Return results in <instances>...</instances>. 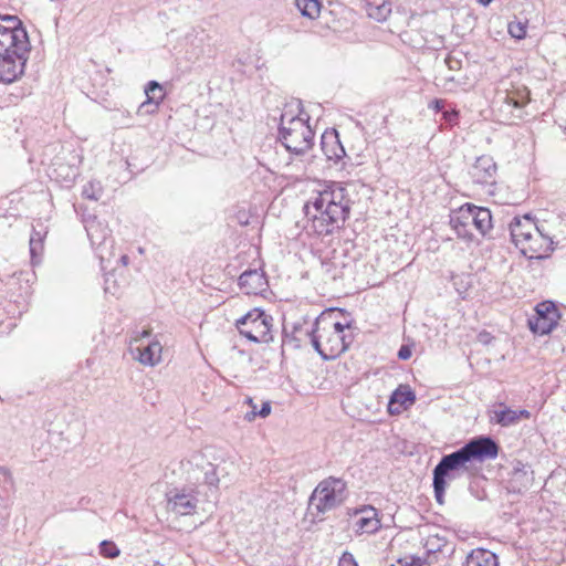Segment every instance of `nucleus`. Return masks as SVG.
<instances>
[{
    "mask_svg": "<svg viewBox=\"0 0 566 566\" xmlns=\"http://www.w3.org/2000/svg\"><path fill=\"white\" fill-rule=\"evenodd\" d=\"M531 412L526 409L514 410L499 403V409L490 412V421L497 423L502 427H511L516 424L521 419H530Z\"/></svg>",
    "mask_w": 566,
    "mask_h": 566,
    "instance_id": "nucleus-17",
    "label": "nucleus"
},
{
    "mask_svg": "<svg viewBox=\"0 0 566 566\" xmlns=\"http://www.w3.org/2000/svg\"><path fill=\"white\" fill-rule=\"evenodd\" d=\"M527 22H523L520 20H514L509 23L507 30L511 36L522 40L526 35Z\"/></svg>",
    "mask_w": 566,
    "mask_h": 566,
    "instance_id": "nucleus-29",
    "label": "nucleus"
},
{
    "mask_svg": "<svg viewBox=\"0 0 566 566\" xmlns=\"http://www.w3.org/2000/svg\"><path fill=\"white\" fill-rule=\"evenodd\" d=\"M366 12L374 20L382 22L391 13V3L387 0H366Z\"/></svg>",
    "mask_w": 566,
    "mask_h": 566,
    "instance_id": "nucleus-24",
    "label": "nucleus"
},
{
    "mask_svg": "<svg viewBox=\"0 0 566 566\" xmlns=\"http://www.w3.org/2000/svg\"><path fill=\"white\" fill-rule=\"evenodd\" d=\"M446 64L450 70H460L461 69V61L452 55H448L446 59Z\"/></svg>",
    "mask_w": 566,
    "mask_h": 566,
    "instance_id": "nucleus-34",
    "label": "nucleus"
},
{
    "mask_svg": "<svg viewBox=\"0 0 566 566\" xmlns=\"http://www.w3.org/2000/svg\"><path fill=\"white\" fill-rule=\"evenodd\" d=\"M31 51L27 30L17 15H0V82L20 78Z\"/></svg>",
    "mask_w": 566,
    "mask_h": 566,
    "instance_id": "nucleus-3",
    "label": "nucleus"
},
{
    "mask_svg": "<svg viewBox=\"0 0 566 566\" xmlns=\"http://www.w3.org/2000/svg\"><path fill=\"white\" fill-rule=\"evenodd\" d=\"M410 562H405V564H402V560L400 559L398 563L401 565V566H428L421 558L419 557H410L409 558Z\"/></svg>",
    "mask_w": 566,
    "mask_h": 566,
    "instance_id": "nucleus-35",
    "label": "nucleus"
},
{
    "mask_svg": "<svg viewBox=\"0 0 566 566\" xmlns=\"http://www.w3.org/2000/svg\"><path fill=\"white\" fill-rule=\"evenodd\" d=\"M444 106V101L442 99H434L431 104H430V107H432L436 112H440Z\"/></svg>",
    "mask_w": 566,
    "mask_h": 566,
    "instance_id": "nucleus-38",
    "label": "nucleus"
},
{
    "mask_svg": "<svg viewBox=\"0 0 566 566\" xmlns=\"http://www.w3.org/2000/svg\"><path fill=\"white\" fill-rule=\"evenodd\" d=\"M124 266L128 263V256L126 254L120 255L118 260Z\"/></svg>",
    "mask_w": 566,
    "mask_h": 566,
    "instance_id": "nucleus-42",
    "label": "nucleus"
},
{
    "mask_svg": "<svg viewBox=\"0 0 566 566\" xmlns=\"http://www.w3.org/2000/svg\"><path fill=\"white\" fill-rule=\"evenodd\" d=\"M239 285L245 294H259L268 285L264 273L259 270H247L239 277Z\"/></svg>",
    "mask_w": 566,
    "mask_h": 566,
    "instance_id": "nucleus-20",
    "label": "nucleus"
},
{
    "mask_svg": "<svg viewBox=\"0 0 566 566\" xmlns=\"http://www.w3.org/2000/svg\"><path fill=\"white\" fill-rule=\"evenodd\" d=\"M553 240L551 237L543 233L541 228L521 244L518 249L528 259H543L547 256L553 250Z\"/></svg>",
    "mask_w": 566,
    "mask_h": 566,
    "instance_id": "nucleus-13",
    "label": "nucleus"
},
{
    "mask_svg": "<svg viewBox=\"0 0 566 566\" xmlns=\"http://www.w3.org/2000/svg\"><path fill=\"white\" fill-rule=\"evenodd\" d=\"M185 46L191 49L190 53L198 56L202 52L205 34L202 30L191 29L184 38Z\"/></svg>",
    "mask_w": 566,
    "mask_h": 566,
    "instance_id": "nucleus-26",
    "label": "nucleus"
},
{
    "mask_svg": "<svg viewBox=\"0 0 566 566\" xmlns=\"http://www.w3.org/2000/svg\"><path fill=\"white\" fill-rule=\"evenodd\" d=\"M346 499V483L342 479L328 478L318 483L311 496V505L319 513L331 511Z\"/></svg>",
    "mask_w": 566,
    "mask_h": 566,
    "instance_id": "nucleus-8",
    "label": "nucleus"
},
{
    "mask_svg": "<svg viewBox=\"0 0 566 566\" xmlns=\"http://www.w3.org/2000/svg\"><path fill=\"white\" fill-rule=\"evenodd\" d=\"M307 233L328 235L339 230L350 210L346 190L339 185H332L319 191L304 206Z\"/></svg>",
    "mask_w": 566,
    "mask_h": 566,
    "instance_id": "nucleus-2",
    "label": "nucleus"
},
{
    "mask_svg": "<svg viewBox=\"0 0 566 566\" xmlns=\"http://www.w3.org/2000/svg\"><path fill=\"white\" fill-rule=\"evenodd\" d=\"M272 316L260 308H253L237 321L240 334L254 343H269L272 340Z\"/></svg>",
    "mask_w": 566,
    "mask_h": 566,
    "instance_id": "nucleus-7",
    "label": "nucleus"
},
{
    "mask_svg": "<svg viewBox=\"0 0 566 566\" xmlns=\"http://www.w3.org/2000/svg\"><path fill=\"white\" fill-rule=\"evenodd\" d=\"M145 94L147 98L140 104L138 112L156 113L165 96L163 86L156 81H150L145 87Z\"/></svg>",
    "mask_w": 566,
    "mask_h": 566,
    "instance_id": "nucleus-21",
    "label": "nucleus"
},
{
    "mask_svg": "<svg viewBox=\"0 0 566 566\" xmlns=\"http://www.w3.org/2000/svg\"><path fill=\"white\" fill-rule=\"evenodd\" d=\"M85 230L104 266V263L111 262V259L114 256L113 239L108 226L94 217L86 220Z\"/></svg>",
    "mask_w": 566,
    "mask_h": 566,
    "instance_id": "nucleus-9",
    "label": "nucleus"
},
{
    "mask_svg": "<svg viewBox=\"0 0 566 566\" xmlns=\"http://www.w3.org/2000/svg\"><path fill=\"white\" fill-rule=\"evenodd\" d=\"M499 454L497 443L490 437L481 436L470 440L459 450L443 455L433 469V490L438 503H443L448 481L454 480L461 471H468L472 462L493 460Z\"/></svg>",
    "mask_w": 566,
    "mask_h": 566,
    "instance_id": "nucleus-1",
    "label": "nucleus"
},
{
    "mask_svg": "<svg viewBox=\"0 0 566 566\" xmlns=\"http://www.w3.org/2000/svg\"><path fill=\"white\" fill-rule=\"evenodd\" d=\"M536 314L528 319V326L535 334H549L557 325L559 318L557 308L552 302H544L536 306Z\"/></svg>",
    "mask_w": 566,
    "mask_h": 566,
    "instance_id": "nucleus-11",
    "label": "nucleus"
},
{
    "mask_svg": "<svg viewBox=\"0 0 566 566\" xmlns=\"http://www.w3.org/2000/svg\"><path fill=\"white\" fill-rule=\"evenodd\" d=\"M539 228L530 216L515 217L510 222V232L513 243L518 248Z\"/></svg>",
    "mask_w": 566,
    "mask_h": 566,
    "instance_id": "nucleus-16",
    "label": "nucleus"
},
{
    "mask_svg": "<svg viewBox=\"0 0 566 566\" xmlns=\"http://www.w3.org/2000/svg\"><path fill=\"white\" fill-rule=\"evenodd\" d=\"M163 346L158 340H151L144 345L143 343L130 353L135 359L145 366H156L161 360Z\"/></svg>",
    "mask_w": 566,
    "mask_h": 566,
    "instance_id": "nucleus-18",
    "label": "nucleus"
},
{
    "mask_svg": "<svg viewBox=\"0 0 566 566\" xmlns=\"http://www.w3.org/2000/svg\"><path fill=\"white\" fill-rule=\"evenodd\" d=\"M356 514L359 515L355 522V532L357 534H375L381 527V523L375 507L364 506L358 510Z\"/></svg>",
    "mask_w": 566,
    "mask_h": 566,
    "instance_id": "nucleus-19",
    "label": "nucleus"
},
{
    "mask_svg": "<svg viewBox=\"0 0 566 566\" xmlns=\"http://www.w3.org/2000/svg\"><path fill=\"white\" fill-rule=\"evenodd\" d=\"M474 184L481 186H494L496 181L497 166L494 159L489 155L476 158L469 170Z\"/></svg>",
    "mask_w": 566,
    "mask_h": 566,
    "instance_id": "nucleus-12",
    "label": "nucleus"
},
{
    "mask_svg": "<svg viewBox=\"0 0 566 566\" xmlns=\"http://www.w3.org/2000/svg\"><path fill=\"white\" fill-rule=\"evenodd\" d=\"M462 566H499V560L491 551L476 548L468 554Z\"/></svg>",
    "mask_w": 566,
    "mask_h": 566,
    "instance_id": "nucleus-23",
    "label": "nucleus"
},
{
    "mask_svg": "<svg viewBox=\"0 0 566 566\" xmlns=\"http://www.w3.org/2000/svg\"><path fill=\"white\" fill-rule=\"evenodd\" d=\"M416 400L415 394L407 387L396 389L388 402V411L391 415H399L403 409L413 405Z\"/></svg>",
    "mask_w": 566,
    "mask_h": 566,
    "instance_id": "nucleus-22",
    "label": "nucleus"
},
{
    "mask_svg": "<svg viewBox=\"0 0 566 566\" xmlns=\"http://www.w3.org/2000/svg\"><path fill=\"white\" fill-rule=\"evenodd\" d=\"M528 102V92L524 88L521 92L506 94L505 103L514 108H522Z\"/></svg>",
    "mask_w": 566,
    "mask_h": 566,
    "instance_id": "nucleus-28",
    "label": "nucleus"
},
{
    "mask_svg": "<svg viewBox=\"0 0 566 566\" xmlns=\"http://www.w3.org/2000/svg\"><path fill=\"white\" fill-rule=\"evenodd\" d=\"M270 412H271L270 402H263L261 409L258 411V413L261 418L268 417L270 415Z\"/></svg>",
    "mask_w": 566,
    "mask_h": 566,
    "instance_id": "nucleus-37",
    "label": "nucleus"
},
{
    "mask_svg": "<svg viewBox=\"0 0 566 566\" xmlns=\"http://www.w3.org/2000/svg\"><path fill=\"white\" fill-rule=\"evenodd\" d=\"M450 224L459 238L471 241L473 229L486 235L492 228L491 211L483 207L465 203L450 214Z\"/></svg>",
    "mask_w": 566,
    "mask_h": 566,
    "instance_id": "nucleus-6",
    "label": "nucleus"
},
{
    "mask_svg": "<svg viewBox=\"0 0 566 566\" xmlns=\"http://www.w3.org/2000/svg\"><path fill=\"white\" fill-rule=\"evenodd\" d=\"M28 276L29 273L23 271L1 275L0 292H2L4 296L9 298H15L27 294L30 289ZM13 301L17 302L18 300Z\"/></svg>",
    "mask_w": 566,
    "mask_h": 566,
    "instance_id": "nucleus-15",
    "label": "nucleus"
},
{
    "mask_svg": "<svg viewBox=\"0 0 566 566\" xmlns=\"http://www.w3.org/2000/svg\"><path fill=\"white\" fill-rule=\"evenodd\" d=\"M109 282H111V277L107 276L105 279V292L115 295L117 291H116L115 286H111Z\"/></svg>",
    "mask_w": 566,
    "mask_h": 566,
    "instance_id": "nucleus-39",
    "label": "nucleus"
},
{
    "mask_svg": "<svg viewBox=\"0 0 566 566\" xmlns=\"http://www.w3.org/2000/svg\"><path fill=\"white\" fill-rule=\"evenodd\" d=\"M479 340H480L481 343H483V344H489V343H490V340H491V336H490V334H488V333H481V334L479 335Z\"/></svg>",
    "mask_w": 566,
    "mask_h": 566,
    "instance_id": "nucleus-40",
    "label": "nucleus"
},
{
    "mask_svg": "<svg viewBox=\"0 0 566 566\" xmlns=\"http://www.w3.org/2000/svg\"><path fill=\"white\" fill-rule=\"evenodd\" d=\"M83 197L91 200H98L101 197V187L97 184L88 182L83 187Z\"/></svg>",
    "mask_w": 566,
    "mask_h": 566,
    "instance_id": "nucleus-31",
    "label": "nucleus"
},
{
    "mask_svg": "<svg viewBox=\"0 0 566 566\" xmlns=\"http://www.w3.org/2000/svg\"><path fill=\"white\" fill-rule=\"evenodd\" d=\"M296 7L302 15L316 19L321 12V0H295Z\"/></svg>",
    "mask_w": 566,
    "mask_h": 566,
    "instance_id": "nucleus-27",
    "label": "nucleus"
},
{
    "mask_svg": "<svg viewBox=\"0 0 566 566\" xmlns=\"http://www.w3.org/2000/svg\"><path fill=\"white\" fill-rule=\"evenodd\" d=\"M481 4L488 6L492 0H478Z\"/></svg>",
    "mask_w": 566,
    "mask_h": 566,
    "instance_id": "nucleus-43",
    "label": "nucleus"
},
{
    "mask_svg": "<svg viewBox=\"0 0 566 566\" xmlns=\"http://www.w3.org/2000/svg\"><path fill=\"white\" fill-rule=\"evenodd\" d=\"M310 116L302 109L300 101L287 104L281 114L279 138L292 154L303 155L314 144V132L308 125Z\"/></svg>",
    "mask_w": 566,
    "mask_h": 566,
    "instance_id": "nucleus-5",
    "label": "nucleus"
},
{
    "mask_svg": "<svg viewBox=\"0 0 566 566\" xmlns=\"http://www.w3.org/2000/svg\"><path fill=\"white\" fill-rule=\"evenodd\" d=\"M198 460H203L201 455H193L190 460L181 461L182 469L188 473V480L191 482H199V463ZM200 472L203 473L202 482L210 486H217L219 483V478L217 475L216 468L212 463L206 462L202 465Z\"/></svg>",
    "mask_w": 566,
    "mask_h": 566,
    "instance_id": "nucleus-14",
    "label": "nucleus"
},
{
    "mask_svg": "<svg viewBox=\"0 0 566 566\" xmlns=\"http://www.w3.org/2000/svg\"><path fill=\"white\" fill-rule=\"evenodd\" d=\"M338 566H358L350 553H344L339 559Z\"/></svg>",
    "mask_w": 566,
    "mask_h": 566,
    "instance_id": "nucleus-32",
    "label": "nucleus"
},
{
    "mask_svg": "<svg viewBox=\"0 0 566 566\" xmlns=\"http://www.w3.org/2000/svg\"><path fill=\"white\" fill-rule=\"evenodd\" d=\"M245 401L249 406H251L252 410L245 413L244 419L248 421H253L255 417L259 416V410H256V406L253 403L252 398L248 397Z\"/></svg>",
    "mask_w": 566,
    "mask_h": 566,
    "instance_id": "nucleus-33",
    "label": "nucleus"
},
{
    "mask_svg": "<svg viewBox=\"0 0 566 566\" xmlns=\"http://www.w3.org/2000/svg\"><path fill=\"white\" fill-rule=\"evenodd\" d=\"M167 510L177 515H191L196 512L198 499L192 489L175 488L166 493Z\"/></svg>",
    "mask_w": 566,
    "mask_h": 566,
    "instance_id": "nucleus-10",
    "label": "nucleus"
},
{
    "mask_svg": "<svg viewBox=\"0 0 566 566\" xmlns=\"http://www.w3.org/2000/svg\"><path fill=\"white\" fill-rule=\"evenodd\" d=\"M46 237V230H36L33 228V232L30 237V255L32 264H36L41 262V256L43 253V242Z\"/></svg>",
    "mask_w": 566,
    "mask_h": 566,
    "instance_id": "nucleus-25",
    "label": "nucleus"
},
{
    "mask_svg": "<svg viewBox=\"0 0 566 566\" xmlns=\"http://www.w3.org/2000/svg\"><path fill=\"white\" fill-rule=\"evenodd\" d=\"M149 336H150V332L149 331H143L142 334H140V337L135 338V340L136 342H140L143 338L149 337Z\"/></svg>",
    "mask_w": 566,
    "mask_h": 566,
    "instance_id": "nucleus-41",
    "label": "nucleus"
},
{
    "mask_svg": "<svg viewBox=\"0 0 566 566\" xmlns=\"http://www.w3.org/2000/svg\"><path fill=\"white\" fill-rule=\"evenodd\" d=\"M410 356H411V350H410V348H409V347H407V346H401V347H400V349H399V352H398V357H399L400 359L406 360V359L410 358Z\"/></svg>",
    "mask_w": 566,
    "mask_h": 566,
    "instance_id": "nucleus-36",
    "label": "nucleus"
},
{
    "mask_svg": "<svg viewBox=\"0 0 566 566\" xmlns=\"http://www.w3.org/2000/svg\"><path fill=\"white\" fill-rule=\"evenodd\" d=\"M99 554L105 558H116L119 556L120 551L114 542L102 541L99 543Z\"/></svg>",
    "mask_w": 566,
    "mask_h": 566,
    "instance_id": "nucleus-30",
    "label": "nucleus"
},
{
    "mask_svg": "<svg viewBox=\"0 0 566 566\" xmlns=\"http://www.w3.org/2000/svg\"><path fill=\"white\" fill-rule=\"evenodd\" d=\"M306 335L315 350L326 360L343 354L354 340V327L349 322L340 323L333 318V313L321 315L315 328Z\"/></svg>",
    "mask_w": 566,
    "mask_h": 566,
    "instance_id": "nucleus-4",
    "label": "nucleus"
}]
</instances>
